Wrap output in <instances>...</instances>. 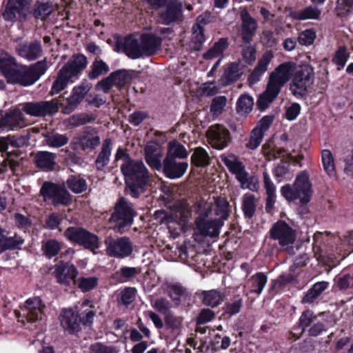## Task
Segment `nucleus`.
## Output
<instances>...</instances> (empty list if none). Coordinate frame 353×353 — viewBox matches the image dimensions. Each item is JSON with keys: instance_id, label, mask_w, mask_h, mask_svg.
I'll use <instances>...</instances> for the list:
<instances>
[{"instance_id": "46", "label": "nucleus", "mask_w": 353, "mask_h": 353, "mask_svg": "<svg viewBox=\"0 0 353 353\" xmlns=\"http://www.w3.org/2000/svg\"><path fill=\"white\" fill-rule=\"evenodd\" d=\"M110 75L113 76L112 79L114 83V86L119 90L122 89L128 83H130L133 78L130 71L126 69L115 70L112 72Z\"/></svg>"}, {"instance_id": "11", "label": "nucleus", "mask_w": 353, "mask_h": 353, "mask_svg": "<svg viewBox=\"0 0 353 353\" xmlns=\"http://www.w3.org/2000/svg\"><path fill=\"white\" fill-rule=\"evenodd\" d=\"M294 72L292 80L290 84V90L296 98H303L307 94V87L314 75L313 68L310 65H305L300 66Z\"/></svg>"}, {"instance_id": "32", "label": "nucleus", "mask_w": 353, "mask_h": 353, "mask_svg": "<svg viewBox=\"0 0 353 353\" xmlns=\"http://www.w3.org/2000/svg\"><path fill=\"white\" fill-rule=\"evenodd\" d=\"M112 142L110 139L107 138L103 141L101 150L95 160V165L97 170L103 171L105 166L109 163L112 153Z\"/></svg>"}, {"instance_id": "38", "label": "nucleus", "mask_w": 353, "mask_h": 353, "mask_svg": "<svg viewBox=\"0 0 353 353\" xmlns=\"http://www.w3.org/2000/svg\"><path fill=\"white\" fill-rule=\"evenodd\" d=\"M63 245V242L59 241L55 239H48L43 242L41 245L43 255L47 259H51L59 254Z\"/></svg>"}, {"instance_id": "54", "label": "nucleus", "mask_w": 353, "mask_h": 353, "mask_svg": "<svg viewBox=\"0 0 353 353\" xmlns=\"http://www.w3.org/2000/svg\"><path fill=\"white\" fill-rule=\"evenodd\" d=\"M191 163L197 168L208 165L210 157L207 151L201 147L196 148L191 156Z\"/></svg>"}, {"instance_id": "39", "label": "nucleus", "mask_w": 353, "mask_h": 353, "mask_svg": "<svg viewBox=\"0 0 353 353\" xmlns=\"http://www.w3.org/2000/svg\"><path fill=\"white\" fill-rule=\"evenodd\" d=\"M268 282V276L262 272H258L252 275L248 280L250 292L260 295Z\"/></svg>"}, {"instance_id": "58", "label": "nucleus", "mask_w": 353, "mask_h": 353, "mask_svg": "<svg viewBox=\"0 0 353 353\" xmlns=\"http://www.w3.org/2000/svg\"><path fill=\"white\" fill-rule=\"evenodd\" d=\"M197 21L198 23L192 28V41L199 49L205 41V37L204 34V28L200 24L204 21V19L201 18V16H199L197 19Z\"/></svg>"}, {"instance_id": "13", "label": "nucleus", "mask_w": 353, "mask_h": 353, "mask_svg": "<svg viewBox=\"0 0 353 353\" xmlns=\"http://www.w3.org/2000/svg\"><path fill=\"white\" fill-rule=\"evenodd\" d=\"M30 0H8L2 15L6 21H23L30 13Z\"/></svg>"}, {"instance_id": "41", "label": "nucleus", "mask_w": 353, "mask_h": 353, "mask_svg": "<svg viewBox=\"0 0 353 353\" xmlns=\"http://www.w3.org/2000/svg\"><path fill=\"white\" fill-rule=\"evenodd\" d=\"M24 243V239L19 235L15 234L13 236H6L4 234L0 243V254L6 250H15L20 249Z\"/></svg>"}, {"instance_id": "48", "label": "nucleus", "mask_w": 353, "mask_h": 353, "mask_svg": "<svg viewBox=\"0 0 353 353\" xmlns=\"http://www.w3.org/2000/svg\"><path fill=\"white\" fill-rule=\"evenodd\" d=\"M254 99L248 93L240 95L236 101V110L241 115L248 114L253 108Z\"/></svg>"}, {"instance_id": "36", "label": "nucleus", "mask_w": 353, "mask_h": 353, "mask_svg": "<svg viewBox=\"0 0 353 353\" xmlns=\"http://www.w3.org/2000/svg\"><path fill=\"white\" fill-rule=\"evenodd\" d=\"M63 184L74 194L83 193L88 188V183L86 180L81 177L79 174L69 175Z\"/></svg>"}, {"instance_id": "45", "label": "nucleus", "mask_w": 353, "mask_h": 353, "mask_svg": "<svg viewBox=\"0 0 353 353\" xmlns=\"http://www.w3.org/2000/svg\"><path fill=\"white\" fill-rule=\"evenodd\" d=\"M3 117L7 127L11 130L21 128L24 122L23 113L19 109H14L7 112Z\"/></svg>"}, {"instance_id": "61", "label": "nucleus", "mask_w": 353, "mask_h": 353, "mask_svg": "<svg viewBox=\"0 0 353 353\" xmlns=\"http://www.w3.org/2000/svg\"><path fill=\"white\" fill-rule=\"evenodd\" d=\"M231 343V339L228 336H221L219 334H216L211 342L210 345L215 350H226L229 347Z\"/></svg>"}, {"instance_id": "3", "label": "nucleus", "mask_w": 353, "mask_h": 353, "mask_svg": "<svg viewBox=\"0 0 353 353\" xmlns=\"http://www.w3.org/2000/svg\"><path fill=\"white\" fill-rule=\"evenodd\" d=\"M79 272L74 265L68 262H62L55 265L53 274L61 285L72 288L77 283L82 292H88L94 289L99 279L96 276L79 277L77 280Z\"/></svg>"}, {"instance_id": "55", "label": "nucleus", "mask_w": 353, "mask_h": 353, "mask_svg": "<svg viewBox=\"0 0 353 353\" xmlns=\"http://www.w3.org/2000/svg\"><path fill=\"white\" fill-rule=\"evenodd\" d=\"M52 12V8L48 3L37 1L30 13L36 19L46 20Z\"/></svg>"}, {"instance_id": "17", "label": "nucleus", "mask_w": 353, "mask_h": 353, "mask_svg": "<svg viewBox=\"0 0 353 353\" xmlns=\"http://www.w3.org/2000/svg\"><path fill=\"white\" fill-rule=\"evenodd\" d=\"M206 137L210 145L216 150L225 148L232 141L230 131L221 124L211 125L206 131Z\"/></svg>"}, {"instance_id": "64", "label": "nucleus", "mask_w": 353, "mask_h": 353, "mask_svg": "<svg viewBox=\"0 0 353 353\" xmlns=\"http://www.w3.org/2000/svg\"><path fill=\"white\" fill-rule=\"evenodd\" d=\"M92 353H119V350L116 346L106 345L101 342H97L90 345Z\"/></svg>"}, {"instance_id": "27", "label": "nucleus", "mask_w": 353, "mask_h": 353, "mask_svg": "<svg viewBox=\"0 0 353 353\" xmlns=\"http://www.w3.org/2000/svg\"><path fill=\"white\" fill-rule=\"evenodd\" d=\"M19 66L14 57L8 52L0 53V72L8 83L12 80Z\"/></svg>"}, {"instance_id": "10", "label": "nucleus", "mask_w": 353, "mask_h": 353, "mask_svg": "<svg viewBox=\"0 0 353 353\" xmlns=\"http://www.w3.org/2000/svg\"><path fill=\"white\" fill-rule=\"evenodd\" d=\"M159 10L157 21L161 25L171 26L183 20V4L181 0H165Z\"/></svg>"}, {"instance_id": "30", "label": "nucleus", "mask_w": 353, "mask_h": 353, "mask_svg": "<svg viewBox=\"0 0 353 353\" xmlns=\"http://www.w3.org/2000/svg\"><path fill=\"white\" fill-rule=\"evenodd\" d=\"M280 92L279 90H277L268 83L265 90L258 97L256 103L258 110L261 112H263L268 108L270 104L278 97Z\"/></svg>"}, {"instance_id": "50", "label": "nucleus", "mask_w": 353, "mask_h": 353, "mask_svg": "<svg viewBox=\"0 0 353 353\" xmlns=\"http://www.w3.org/2000/svg\"><path fill=\"white\" fill-rule=\"evenodd\" d=\"M139 272L137 268L123 266L113 274L112 278L119 283H125L136 277Z\"/></svg>"}, {"instance_id": "44", "label": "nucleus", "mask_w": 353, "mask_h": 353, "mask_svg": "<svg viewBox=\"0 0 353 353\" xmlns=\"http://www.w3.org/2000/svg\"><path fill=\"white\" fill-rule=\"evenodd\" d=\"M78 245L82 246L86 250L94 251L101 247V242L97 234L85 229Z\"/></svg>"}, {"instance_id": "59", "label": "nucleus", "mask_w": 353, "mask_h": 353, "mask_svg": "<svg viewBox=\"0 0 353 353\" xmlns=\"http://www.w3.org/2000/svg\"><path fill=\"white\" fill-rule=\"evenodd\" d=\"M353 10V0H337L334 12L338 17L343 18Z\"/></svg>"}, {"instance_id": "26", "label": "nucleus", "mask_w": 353, "mask_h": 353, "mask_svg": "<svg viewBox=\"0 0 353 353\" xmlns=\"http://www.w3.org/2000/svg\"><path fill=\"white\" fill-rule=\"evenodd\" d=\"M241 19L242 41L244 43H250L256 34L257 22L246 10L241 12Z\"/></svg>"}, {"instance_id": "37", "label": "nucleus", "mask_w": 353, "mask_h": 353, "mask_svg": "<svg viewBox=\"0 0 353 353\" xmlns=\"http://www.w3.org/2000/svg\"><path fill=\"white\" fill-rule=\"evenodd\" d=\"M242 74V72L239 68V63L236 62L230 63L225 69L223 74L221 77L223 85H229L239 79Z\"/></svg>"}, {"instance_id": "47", "label": "nucleus", "mask_w": 353, "mask_h": 353, "mask_svg": "<svg viewBox=\"0 0 353 353\" xmlns=\"http://www.w3.org/2000/svg\"><path fill=\"white\" fill-rule=\"evenodd\" d=\"M230 203L224 197H217L215 200L214 214L223 223L230 216Z\"/></svg>"}, {"instance_id": "40", "label": "nucleus", "mask_w": 353, "mask_h": 353, "mask_svg": "<svg viewBox=\"0 0 353 353\" xmlns=\"http://www.w3.org/2000/svg\"><path fill=\"white\" fill-rule=\"evenodd\" d=\"M228 46V39L227 37L220 38L218 41L214 43L212 48L203 54V57L205 60H211L220 57Z\"/></svg>"}, {"instance_id": "19", "label": "nucleus", "mask_w": 353, "mask_h": 353, "mask_svg": "<svg viewBox=\"0 0 353 353\" xmlns=\"http://www.w3.org/2000/svg\"><path fill=\"white\" fill-rule=\"evenodd\" d=\"M270 238L277 240L281 246L292 245L296 240L295 231L285 221L274 223L270 230Z\"/></svg>"}, {"instance_id": "35", "label": "nucleus", "mask_w": 353, "mask_h": 353, "mask_svg": "<svg viewBox=\"0 0 353 353\" xmlns=\"http://www.w3.org/2000/svg\"><path fill=\"white\" fill-rule=\"evenodd\" d=\"M316 319L317 316L314 312L310 309H307L302 312L298 322L292 329L294 330H299V334H303L307 328L310 327L316 321Z\"/></svg>"}, {"instance_id": "15", "label": "nucleus", "mask_w": 353, "mask_h": 353, "mask_svg": "<svg viewBox=\"0 0 353 353\" xmlns=\"http://www.w3.org/2000/svg\"><path fill=\"white\" fill-rule=\"evenodd\" d=\"M91 88L92 85L86 79H84L79 85L74 86L70 95L66 99L65 103L59 104L61 112L65 114L74 112L83 101Z\"/></svg>"}, {"instance_id": "8", "label": "nucleus", "mask_w": 353, "mask_h": 353, "mask_svg": "<svg viewBox=\"0 0 353 353\" xmlns=\"http://www.w3.org/2000/svg\"><path fill=\"white\" fill-rule=\"evenodd\" d=\"M46 305L39 296L28 298L20 305V310L15 314L18 321L26 325V323H34L43 320L45 316Z\"/></svg>"}, {"instance_id": "4", "label": "nucleus", "mask_w": 353, "mask_h": 353, "mask_svg": "<svg viewBox=\"0 0 353 353\" xmlns=\"http://www.w3.org/2000/svg\"><path fill=\"white\" fill-rule=\"evenodd\" d=\"M281 194L288 202L298 200L300 203H309L313 194L312 184L307 171L300 172L293 183L281 188Z\"/></svg>"}, {"instance_id": "23", "label": "nucleus", "mask_w": 353, "mask_h": 353, "mask_svg": "<svg viewBox=\"0 0 353 353\" xmlns=\"http://www.w3.org/2000/svg\"><path fill=\"white\" fill-rule=\"evenodd\" d=\"M115 48L117 52L122 50L123 52L132 59L143 57L141 43L131 34L125 37L123 41L117 40Z\"/></svg>"}, {"instance_id": "28", "label": "nucleus", "mask_w": 353, "mask_h": 353, "mask_svg": "<svg viewBox=\"0 0 353 353\" xmlns=\"http://www.w3.org/2000/svg\"><path fill=\"white\" fill-rule=\"evenodd\" d=\"M161 158V154L155 143H151L145 145L144 148V159L152 169L161 170L163 165Z\"/></svg>"}, {"instance_id": "56", "label": "nucleus", "mask_w": 353, "mask_h": 353, "mask_svg": "<svg viewBox=\"0 0 353 353\" xmlns=\"http://www.w3.org/2000/svg\"><path fill=\"white\" fill-rule=\"evenodd\" d=\"M350 53L345 46H341L334 52L332 61L337 66L338 70L343 68L348 61Z\"/></svg>"}, {"instance_id": "18", "label": "nucleus", "mask_w": 353, "mask_h": 353, "mask_svg": "<svg viewBox=\"0 0 353 353\" xmlns=\"http://www.w3.org/2000/svg\"><path fill=\"white\" fill-rule=\"evenodd\" d=\"M93 128L88 126L85 130L73 138L71 142V148L73 150H81L85 152L93 151L100 144V137L93 135L91 131Z\"/></svg>"}, {"instance_id": "20", "label": "nucleus", "mask_w": 353, "mask_h": 353, "mask_svg": "<svg viewBox=\"0 0 353 353\" xmlns=\"http://www.w3.org/2000/svg\"><path fill=\"white\" fill-rule=\"evenodd\" d=\"M295 63L286 61L279 64L269 77L268 83L281 91L284 85L290 81L293 75Z\"/></svg>"}, {"instance_id": "51", "label": "nucleus", "mask_w": 353, "mask_h": 353, "mask_svg": "<svg viewBox=\"0 0 353 353\" xmlns=\"http://www.w3.org/2000/svg\"><path fill=\"white\" fill-rule=\"evenodd\" d=\"M321 161L326 174L330 177L334 176L336 173L334 159L330 150L324 149L321 151Z\"/></svg>"}, {"instance_id": "25", "label": "nucleus", "mask_w": 353, "mask_h": 353, "mask_svg": "<svg viewBox=\"0 0 353 353\" xmlns=\"http://www.w3.org/2000/svg\"><path fill=\"white\" fill-rule=\"evenodd\" d=\"M140 43L143 56L154 55L160 49L162 39L153 33H143L140 37Z\"/></svg>"}, {"instance_id": "63", "label": "nucleus", "mask_w": 353, "mask_h": 353, "mask_svg": "<svg viewBox=\"0 0 353 353\" xmlns=\"http://www.w3.org/2000/svg\"><path fill=\"white\" fill-rule=\"evenodd\" d=\"M47 143L53 148H60L68 143L69 139L65 134L59 133L52 134L46 138Z\"/></svg>"}, {"instance_id": "1", "label": "nucleus", "mask_w": 353, "mask_h": 353, "mask_svg": "<svg viewBox=\"0 0 353 353\" xmlns=\"http://www.w3.org/2000/svg\"><path fill=\"white\" fill-rule=\"evenodd\" d=\"M121 172L129 194L137 199L150 186L151 174L141 160L135 159L128 165H121Z\"/></svg>"}, {"instance_id": "62", "label": "nucleus", "mask_w": 353, "mask_h": 353, "mask_svg": "<svg viewBox=\"0 0 353 353\" xmlns=\"http://www.w3.org/2000/svg\"><path fill=\"white\" fill-rule=\"evenodd\" d=\"M264 133L258 128H254L250 133L249 141L246 143V148L250 150H255L261 144Z\"/></svg>"}, {"instance_id": "5", "label": "nucleus", "mask_w": 353, "mask_h": 353, "mask_svg": "<svg viewBox=\"0 0 353 353\" xmlns=\"http://www.w3.org/2000/svg\"><path fill=\"white\" fill-rule=\"evenodd\" d=\"M137 215L133 204L122 196L116 202L109 223L114 231L123 233L131 228Z\"/></svg>"}, {"instance_id": "22", "label": "nucleus", "mask_w": 353, "mask_h": 353, "mask_svg": "<svg viewBox=\"0 0 353 353\" xmlns=\"http://www.w3.org/2000/svg\"><path fill=\"white\" fill-rule=\"evenodd\" d=\"M15 50L19 57L29 61L38 59L43 54L41 42L37 39L21 42L17 45Z\"/></svg>"}, {"instance_id": "21", "label": "nucleus", "mask_w": 353, "mask_h": 353, "mask_svg": "<svg viewBox=\"0 0 353 353\" xmlns=\"http://www.w3.org/2000/svg\"><path fill=\"white\" fill-rule=\"evenodd\" d=\"M59 319L61 327L69 334H77L81 331L79 312H76L72 308H64L61 310Z\"/></svg>"}, {"instance_id": "2", "label": "nucleus", "mask_w": 353, "mask_h": 353, "mask_svg": "<svg viewBox=\"0 0 353 353\" xmlns=\"http://www.w3.org/2000/svg\"><path fill=\"white\" fill-rule=\"evenodd\" d=\"M87 57L83 54H74L57 72L50 94H57L65 90L69 83L78 80L88 65Z\"/></svg>"}, {"instance_id": "31", "label": "nucleus", "mask_w": 353, "mask_h": 353, "mask_svg": "<svg viewBox=\"0 0 353 353\" xmlns=\"http://www.w3.org/2000/svg\"><path fill=\"white\" fill-rule=\"evenodd\" d=\"M57 155L48 151H39L36 153L34 162L38 168L52 170L55 165Z\"/></svg>"}, {"instance_id": "57", "label": "nucleus", "mask_w": 353, "mask_h": 353, "mask_svg": "<svg viewBox=\"0 0 353 353\" xmlns=\"http://www.w3.org/2000/svg\"><path fill=\"white\" fill-rule=\"evenodd\" d=\"M85 228L79 226H70L63 233L65 238L71 243L78 245Z\"/></svg>"}, {"instance_id": "12", "label": "nucleus", "mask_w": 353, "mask_h": 353, "mask_svg": "<svg viewBox=\"0 0 353 353\" xmlns=\"http://www.w3.org/2000/svg\"><path fill=\"white\" fill-rule=\"evenodd\" d=\"M220 159L229 172L235 175L236 179L241 183L242 188L245 187L253 190L248 184L249 173L245 170L244 164L239 161L237 156L234 154L224 153L220 156Z\"/></svg>"}, {"instance_id": "33", "label": "nucleus", "mask_w": 353, "mask_h": 353, "mask_svg": "<svg viewBox=\"0 0 353 353\" xmlns=\"http://www.w3.org/2000/svg\"><path fill=\"white\" fill-rule=\"evenodd\" d=\"M272 58V52L271 50L266 51L258 61L256 65L249 76V79H252L254 81H259L260 77L268 70V66Z\"/></svg>"}, {"instance_id": "6", "label": "nucleus", "mask_w": 353, "mask_h": 353, "mask_svg": "<svg viewBox=\"0 0 353 353\" xmlns=\"http://www.w3.org/2000/svg\"><path fill=\"white\" fill-rule=\"evenodd\" d=\"M48 68L46 57L30 65H21L10 84H19L24 87L32 85L46 73Z\"/></svg>"}, {"instance_id": "60", "label": "nucleus", "mask_w": 353, "mask_h": 353, "mask_svg": "<svg viewBox=\"0 0 353 353\" xmlns=\"http://www.w3.org/2000/svg\"><path fill=\"white\" fill-rule=\"evenodd\" d=\"M243 306V299L240 295L234 296L232 302H227L224 305V312L229 316L238 314Z\"/></svg>"}, {"instance_id": "7", "label": "nucleus", "mask_w": 353, "mask_h": 353, "mask_svg": "<svg viewBox=\"0 0 353 353\" xmlns=\"http://www.w3.org/2000/svg\"><path fill=\"white\" fill-rule=\"evenodd\" d=\"M40 195L45 201H49L54 207L70 206L73 201V196L66 189L63 183L62 184L45 181L40 188Z\"/></svg>"}, {"instance_id": "24", "label": "nucleus", "mask_w": 353, "mask_h": 353, "mask_svg": "<svg viewBox=\"0 0 353 353\" xmlns=\"http://www.w3.org/2000/svg\"><path fill=\"white\" fill-rule=\"evenodd\" d=\"M188 168L187 161H180L177 159L164 158L161 170L163 175L169 179L181 178Z\"/></svg>"}, {"instance_id": "43", "label": "nucleus", "mask_w": 353, "mask_h": 353, "mask_svg": "<svg viewBox=\"0 0 353 353\" xmlns=\"http://www.w3.org/2000/svg\"><path fill=\"white\" fill-rule=\"evenodd\" d=\"M241 209L245 219H251L256 210V197L252 194H245L242 199Z\"/></svg>"}, {"instance_id": "49", "label": "nucleus", "mask_w": 353, "mask_h": 353, "mask_svg": "<svg viewBox=\"0 0 353 353\" xmlns=\"http://www.w3.org/2000/svg\"><path fill=\"white\" fill-rule=\"evenodd\" d=\"M201 294L203 304L212 307L220 305L224 298V295L216 290L203 291Z\"/></svg>"}, {"instance_id": "29", "label": "nucleus", "mask_w": 353, "mask_h": 353, "mask_svg": "<svg viewBox=\"0 0 353 353\" xmlns=\"http://www.w3.org/2000/svg\"><path fill=\"white\" fill-rule=\"evenodd\" d=\"M263 184L266 193L265 199V211L268 213L272 212L276 203V186L272 181L269 174L267 172H263Z\"/></svg>"}, {"instance_id": "42", "label": "nucleus", "mask_w": 353, "mask_h": 353, "mask_svg": "<svg viewBox=\"0 0 353 353\" xmlns=\"http://www.w3.org/2000/svg\"><path fill=\"white\" fill-rule=\"evenodd\" d=\"M187 157L188 152L183 145L176 140H173L169 142L167 154L165 158L183 159H185Z\"/></svg>"}, {"instance_id": "16", "label": "nucleus", "mask_w": 353, "mask_h": 353, "mask_svg": "<svg viewBox=\"0 0 353 353\" xmlns=\"http://www.w3.org/2000/svg\"><path fill=\"white\" fill-rule=\"evenodd\" d=\"M106 252L108 256L117 259H124L130 256L133 252L132 243L128 236L117 239L108 237L105 240Z\"/></svg>"}, {"instance_id": "9", "label": "nucleus", "mask_w": 353, "mask_h": 353, "mask_svg": "<svg viewBox=\"0 0 353 353\" xmlns=\"http://www.w3.org/2000/svg\"><path fill=\"white\" fill-rule=\"evenodd\" d=\"M212 212V206L204 207L199 211L198 216L195 219L196 230L203 236H218L220 233V229L223 225L221 220L209 218Z\"/></svg>"}, {"instance_id": "53", "label": "nucleus", "mask_w": 353, "mask_h": 353, "mask_svg": "<svg viewBox=\"0 0 353 353\" xmlns=\"http://www.w3.org/2000/svg\"><path fill=\"white\" fill-rule=\"evenodd\" d=\"M89 300H85L82 303V307H86L85 310L79 312V316L81 320V325L85 326H91L93 323L94 318L96 316V312L92 310L94 306L90 304Z\"/></svg>"}, {"instance_id": "52", "label": "nucleus", "mask_w": 353, "mask_h": 353, "mask_svg": "<svg viewBox=\"0 0 353 353\" xmlns=\"http://www.w3.org/2000/svg\"><path fill=\"white\" fill-rule=\"evenodd\" d=\"M109 71L110 68L105 61L96 59L90 65V70L88 77L90 80H94L103 74H107Z\"/></svg>"}, {"instance_id": "34", "label": "nucleus", "mask_w": 353, "mask_h": 353, "mask_svg": "<svg viewBox=\"0 0 353 353\" xmlns=\"http://www.w3.org/2000/svg\"><path fill=\"white\" fill-rule=\"evenodd\" d=\"M321 14V11L313 6H309L302 10H292L290 12V17L297 21L319 19Z\"/></svg>"}, {"instance_id": "14", "label": "nucleus", "mask_w": 353, "mask_h": 353, "mask_svg": "<svg viewBox=\"0 0 353 353\" xmlns=\"http://www.w3.org/2000/svg\"><path fill=\"white\" fill-rule=\"evenodd\" d=\"M22 111L35 117L52 116L59 111V103L57 99L51 101L26 102L22 104Z\"/></svg>"}]
</instances>
